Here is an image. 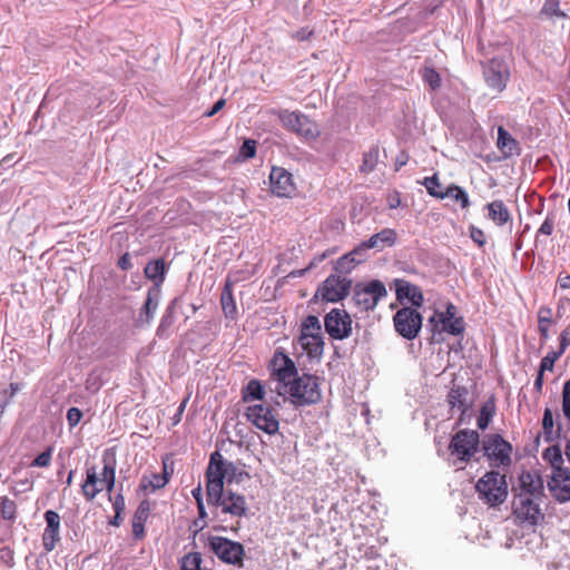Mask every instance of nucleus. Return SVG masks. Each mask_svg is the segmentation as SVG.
Segmentation results:
<instances>
[{"label":"nucleus","instance_id":"nucleus-1","mask_svg":"<svg viewBox=\"0 0 570 570\" xmlns=\"http://www.w3.org/2000/svg\"><path fill=\"white\" fill-rule=\"evenodd\" d=\"M295 407L316 404L322 399L320 379L316 375L303 373L297 375L278 393Z\"/></svg>","mask_w":570,"mask_h":570},{"label":"nucleus","instance_id":"nucleus-2","mask_svg":"<svg viewBox=\"0 0 570 570\" xmlns=\"http://www.w3.org/2000/svg\"><path fill=\"white\" fill-rule=\"evenodd\" d=\"M479 499L490 507L503 503L508 497L505 475L498 471L487 472L475 484Z\"/></svg>","mask_w":570,"mask_h":570},{"label":"nucleus","instance_id":"nucleus-3","mask_svg":"<svg viewBox=\"0 0 570 570\" xmlns=\"http://www.w3.org/2000/svg\"><path fill=\"white\" fill-rule=\"evenodd\" d=\"M282 126L305 140H315L320 136V128L315 121L301 111H291L288 109H277L272 111Z\"/></svg>","mask_w":570,"mask_h":570},{"label":"nucleus","instance_id":"nucleus-4","mask_svg":"<svg viewBox=\"0 0 570 570\" xmlns=\"http://www.w3.org/2000/svg\"><path fill=\"white\" fill-rule=\"evenodd\" d=\"M387 295L385 285L379 279L356 283L353 287L352 303L361 312L373 311L377 303Z\"/></svg>","mask_w":570,"mask_h":570},{"label":"nucleus","instance_id":"nucleus-5","mask_svg":"<svg viewBox=\"0 0 570 570\" xmlns=\"http://www.w3.org/2000/svg\"><path fill=\"white\" fill-rule=\"evenodd\" d=\"M482 76L487 87L494 94L503 92L510 80V67L504 58L494 57L481 62Z\"/></svg>","mask_w":570,"mask_h":570},{"label":"nucleus","instance_id":"nucleus-6","mask_svg":"<svg viewBox=\"0 0 570 570\" xmlns=\"http://www.w3.org/2000/svg\"><path fill=\"white\" fill-rule=\"evenodd\" d=\"M208 547L222 562L234 566L243 564L245 549L242 543L225 537L210 535L208 537Z\"/></svg>","mask_w":570,"mask_h":570},{"label":"nucleus","instance_id":"nucleus-7","mask_svg":"<svg viewBox=\"0 0 570 570\" xmlns=\"http://www.w3.org/2000/svg\"><path fill=\"white\" fill-rule=\"evenodd\" d=\"M423 323L422 314L413 307H402L393 315L395 332L403 338L412 341L417 337Z\"/></svg>","mask_w":570,"mask_h":570},{"label":"nucleus","instance_id":"nucleus-8","mask_svg":"<svg viewBox=\"0 0 570 570\" xmlns=\"http://www.w3.org/2000/svg\"><path fill=\"white\" fill-rule=\"evenodd\" d=\"M480 443V435L474 430H460L456 432L449 444V450L456 455L461 462L468 463L475 452Z\"/></svg>","mask_w":570,"mask_h":570},{"label":"nucleus","instance_id":"nucleus-9","mask_svg":"<svg viewBox=\"0 0 570 570\" xmlns=\"http://www.w3.org/2000/svg\"><path fill=\"white\" fill-rule=\"evenodd\" d=\"M484 455L493 462L494 466H509L511 464L512 445L500 434H488L482 442Z\"/></svg>","mask_w":570,"mask_h":570},{"label":"nucleus","instance_id":"nucleus-10","mask_svg":"<svg viewBox=\"0 0 570 570\" xmlns=\"http://www.w3.org/2000/svg\"><path fill=\"white\" fill-rule=\"evenodd\" d=\"M352 279L347 276H341L336 273L331 274L317 288L316 295L323 301L337 303L344 299L352 289Z\"/></svg>","mask_w":570,"mask_h":570},{"label":"nucleus","instance_id":"nucleus-11","mask_svg":"<svg viewBox=\"0 0 570 570\" xmlns=\"http://www.w3.org/2000/svg\"><path fill=\"white\" fill-rule=\"evenodd\" d=\"M271 370L272 376L277 381V394L298 375L295 362L282 351L274 353L271 360Z\"/></svg>","mask_w":570,"mask_h":570},{"label":"nucleus","instance_id":"nucleus-12","mask_svg":"<svg viewBox=\"0 0 570 570\" xmlns=\"http://www.w3.org/2000/svg\"><path fill=\"white\" fill-rule=\"evenodd\" d=\"M352 318L345 309L332 308L324 317V328L328 336L343 341L352 334Z\"/></svg>","mask_w":570,"mask_h":570},{"label":"nucleus","instance_id":"nucleus-13","mask_svg":"<svg viewBox=\"0 0 570 570\" xmlns=\"http://www.w3.org/2000/svg\"><path fill=\"white\" fill-rule=\"evenodd\" d=\"M247 420L263 432L273 435L278 432L279 422L275 410L268 405L256 404L246 409Z\"/></svg>","mask_w":570,"mask_h":570},{"label":"nucleus","instance_id":"nucleus-14","mask_svg":"<svg viewBox=\"0 0 570 570\" xmlns=\"http://www.w3.org/2000/svg\"><path fill=\"white\" fill-rule=\"evenodd\" d=\"M537 498L519 494L513 500V510L519 519L528 521L531 524H538L544 515L534 502Z\"/></svg>","mask_w":570,"mask_h":570},{"label":"nucleus","instance_id":"nucleus-15","mask_svg":"<svg viewBox=\"0 0 570 570\" xmlns=\"http://www.w3.org/2000/svg\"><path fill=\"white\" fill-rule=\"evenodd\" d=\"M46 528L42 533V547L47 552H51L56 549L58 542L61 540L60 537V515L53 510H47L43 513Z\"/></svg>","mask_w":570,"mask_h":570},{"label":"nucleus","instance_id":"nucleus-16","mask_svg":"<svg viewBox=\"0 0 570 570\" xmlns=\"http://www.w3.org/2000/svg\"><path fill=\"white\" fill-rule=\"evenodd\" d=\"M161 297V289L158 288V285L151 286L148 292L146 299L139 311L138 317L136 320L137 327H146L149 326L155 317V314L158 309Z\"/></svg>","mask_w":570,"mask_h":570},{"label":"nucleus","instance_id":"nucleus-17","mask_svg":"<svg viewBox=\"0 0 570 570\" xmlns=\"http://www.w3.org/2000/svg\"><path fill=\"white\" fill-rule=\"evenodd\" d=\"M271 190L277 197H289L295 191L293 176L282 167H273L269 174Z\"/></svg>","mask_w":570,"mask_h":570},{"label":"nucleus","instance_id":"nucleus-18","mask_svg":"<svg viewBox=\"0 0 570 570\" xmlns=\"http://www.w3.org/2000/svg\"><path fill=\"white\" fill-rule=\"evenodd\" d=\"M548 488L557 501H570V469L559 468L557 473H552Z\"/></svg>","mask_w":570,"mask_h":570},{"label":"nucleus","instance_id":"nucleus-19","mask_svg":"<svg viewBox=\"0 0 570 570\" xmlns=\"http://www.w3.org/2000/svg\"><path fill=\"white\" fill-rule=\"evenodd\" d=\"M455 306L452 303L446 304V309L443 313L435 312L429 318V323H435L436 318L442 323L443 331L451 335H460L464 331V322L462 317H455Z\"/></svg>","mask_w":570,"mask_h":570},{"label":"nucleus","instance_id":"nucleus-20","mask_svg":"<svg viewBox=\"0 0 570 570\" xmlns=\"http://www.w3.org/2000/svg\"><path fill=\"white\" fill-rule=\"evenodd\" d=\"M396 298L400 302L406 299L413 308H419L423 305L424 297L421 288L405 279H395Z\"/></svg>","mask_w":570,"mask_h":570},{"label":"nucleus","instance_id":"nucleus-21","mask_svg":"<svg viewBox=\"0 0 570 570\" xmlns=\"http://www.w3.org/2000/svg\"><path fill=\"white\" fill-rule=\"evenodd\" d=\"M519 484L523 495L540 498L543 494V480L540 474L523 471L519 476Z\"/></svg>","mask_w":570,"mask_h":570},{"label":"nucleus","instance_id":"nucleus-22","mask_svg":"<svg viewBox=\"0 0 570 570\" xmlns=\"http://www.w3.org/2000/svg\"><path fill=\"white\" fill-rule=\"evenodd\" d=\"M223 513L230 514L233 517H245L247 513V503L245 497L236 493L232 490L226 492V497L223 500L222 505H218Z\"/></svg>","mask_w":570,"mask_h":570},{"label":"nucleus","instance_id":"nucleus-23","mask_svg":"<svg viewBox=\"0 0 570 570\" xmlns=\"http://www.w3.org/2000/svg\"><path fill=\"white\" fill-rule=\"evenodd\" d=\"M180 305V298L175 297L169 302L161 315L159 325L156 330V335L159 338H168L173 334V325L176 320V311Z\"/></svg>","mask_w":570,"mask_h":570},{"label":"nucleus","instance_id":"nucleus-24","mask_svg":"<svg viewBox=\"0 0 570 570\" xmlns=\"http://www.w3.org/2000/svg\"><path fill=\"white\" fill-rule=\"evenodd\" d=\"M396 232L392 228H383L379 233L372 235L368 239L363 240V246L368 249L381 252L386 247H392L396 243Z\"/></svg>","mask_w":570,"mask_h":570},{"label":"nucleus","instance_id":"nucleus-25","mask_svg":"<svg viewBox=\"0 0 570 570\" xmlns=\"http://www.w3.org/2000/svg\"><path fill=\"white\" fill-rule=\"evenodd\" d=\"M228 461H226L219 451H215L209 456V463L205 473L206 480L225 481L227 476Z\"/></svg>","mask_w":570,"mask_h":570},{"label":"nucleus","instance_id":"nucleus-26","mask_svg":"<svg viewBox=\"0 0 570 570\" xmlns=\"http://www.w3.org/2000/svg\"><path fill=\"white\" fill-rule=\"evenodd\" d=\"M448 403L452 414L460 410L472 407V402L469 400V391L465 386L453 385L448 393Z\"/></svg>","mask_w":570,"mask_h":570},{"label":"nucleus","instance_id":"nucleus-27","mask_svg":"<svg viewBox=\"0 0 570 570\" xmlns=\"http://www.w3.org/2000/svg\"><path fill=\"white\" fill-rule=\"evenodd\" d=\"M497 147L501 151L503 159H508L520 154L519 142L502 126L498 128Z\"/></svg>","mask_w":570,"mask_h":570},{"label":"nucleus","instance_id":"nucleus-28","mask_svg":"<svg viewBox=\"0 0 570 570\" xmlns=\"http://www.w3.org/2000/svg\"><path fill=\"white\" fill-rule=\"evenodd\" d=\"M145 276L148 279H151L154 282L153 286L158 285V288L161 289V284L165 281V276L167 273V264L164 258H157L151 262H149L145 266Z\"/></svg>","mask_w":570,"mask_h":570},{"label":"nucleus","instance_id":"nucleus-29","mask_svg":"<svg viewBox=\"0 0 570 570\" xmlns=\"http://www.w3.org/2000/svg\"><path fill=\"white\" fill-rule=\"evenodd\" d=\"M542 429L544 441L548 443L553 442L561 436L562 425L558 422L557 428L554 429L553 412L549 407H546L543 411Z\"/></svg>","mask_w":570,"mask_h":570},{"label":"nucleus","instance_id":"nucleus-30","mask_svg":"<svg viewBox=\"0 0 570 570\" xmlns=\"http://www.w3.org/2000/svg\"><path fill=\"white\" fill-rule=\"evenodd\" d=\"M232 287V282L227 279L220 294V304L225 317L235 320L237 316V306Z\"/></svg>","mask_w":570,"mask_h":570},{"label":"nucleus","instance_id":"nucleus-31","mask_svg":"<svg viewBox=\"0 0 570 570\" xmlns=\"http://www.w3.org/2000/svg\"><path fill=\"white\" fill-rule=\"evenodd\" d=\"M225 481L206 480L207 503L212 507L218 508L222 505L226 497Z\"/></svg>","mask_w":570,"mask_h":570},{"label":"nucleus","instance_id":"nucleus-32","mask_svg":"<svg viewBox=\"0 0 570 570\" xmlns=\"http://www.w3.org/2000/svg\"><path fill=\"white\" fill-rule=\"evenodd\" d=\"M488 217L498 226L507 224L511 219L510 212L502 200H493L487 205Z\"/></svg>","mask_w":570,"mask_h":570},{"label":"nucleus","instance_id":"nucleus-33","mask_svg":"<svg viewBox=\"0 0 570 570\" xmlns=\"http://www.w3.org/2000/svg\"><path fill=\"white\" fill-rule=\"evenodd\" d=\"M298 341L311 357L322 355L324 348V340L322 334L299 336Z\"/></svg>","mask_w":570,"mask_h":570},{"label":"nucleus","instance_id":"nucleus-34","mask_svg":"<svg viewBox=\"0 0 570 570\" xmlns=\"http://www.w3.org/2000/svg\"><path fill=\"white\" fill-rule=\"evenodd\" d=\"M542 459L551 465L552 473H557L559 468H566L563 465L564 460L559 444H553L547 448L542 452Z\"/></svg>","mask_w":570,"mask_h":570},{"label":"nucleus","instance_id":"nucleus-35","mask_svg":"<svg viewBox=\"0 0 570 570\" xmlns=\"http://www.w3.org/2000/svg\"><path fill=\"white\" fill-rule=\"evenodd\" d=\"M264 386L261 381L253 379L242 390V400L244 402L261 401L264 399Z\"/></svg>","mask_w":570,"mask_h":570},{"label":"nucleus","instance_id":"nucleus-36","mask_svg":"<svg viewBox=\"0 0 570 570\" xmlns=\"http://www.w3.org/2000/svg\"><path fill=\"white\" fill-rule=\"evenodd\" d=\"M104 461V469H102V482L106 485V490L110 493L112 489L115 488L116 482V461L112 458H107L106 454H104L102 458Z\"/></svg>","mask_w":570,"mask_h":570},{"label":"nucleus","instance_id":"nucleus-37","mask_svg":"<svg viewBox=\"0 0 570 570\" xmlns=\"http://www.w3.org/2000/svg\"><path fill=\"white\" fill-rule=\"evenodd\" d=\"M168 481L169 473L165 468L164 473H153L150 479H148L147 476H142L139 487L142 490H147L148 488H150L151 491H156L158 489L164 488L168 483Z\"/></svg>","mask_w":570,"mask_h":570},{"label":"nucleus","instance_id":"nucleus-38","mask_svg":"<svg viewBox=\"0 0 570 570\" xmlns=\"http://www.w3.org/2000/svg\"><path fill=\"white\" fill-rule=\"evenodd\" d=\"M425 188L430 196L435 197L438 199H444L446 197V188L443 189L442 185L439 180L436 174L430 177H424L422 181H420Z\"/></svg>","mask_w":570,"mask_h":570},{"label":"nucleus","instance_id":"nucleus-39","mask_svg":"<svg viewBox=\"0 0 570 570\" xmlns=\"http://www.w3.org/2000/svg\"><path fill=\"white\" fill-rule=\"evenodd\" d=\"M494 414L495 403L493 399H490L485 401L480 409V414L476 420L478 428L480 430H485L489 426Z\"/></svg>","mask_w":570,"mask_h":570},{"label":"nucleus","instance_id":"nucleus-40","mask_svg":"<svg viewBox=\"0 0 570 570\" xmlns=\"http://www.w3.org/2000/svg\"><path fill=\"white\" fill-rule=\"evenodd\" d=\"M552 309L549 306H541L538 312V328L540 337L547 340L549 337V325L551 323Z\"/></svg>","mask_w":570,"mask_h":570},{"label":"nucleus","instance_id":"nucleus-41","mask_svg":"<svg viewBox=\"0 0 570 570\" xmlns=\"http://www.w3.org/2000/svg\"><path fill=\"white\" fill-rule=\"evenodd\" d=\"M0 517L10 522H14L17 519V504L8 497L0 498Z\"/></svg>","mask_w":570,"mask_h":570},{"label":"nucleus","instance_id":"nucleus-42","mask_svg":"<svg viewBox=\"0 0 570 570\" xmlns=\"http://www.w3.org/2000/svg\"><path fill=\"white\" fill-rule=\"evenodd\" d=\"M312 334H322V325L317 316L307 315L302 322L299 336Z\"/></svg>","mask_w":570,"mask_h":570},{"label":"nucleus","instance_id":"nucleus-43","mask_svg":"<svg viewBox=\"0 0 570 570\" xmlns=\"http://www.w3.org/2000/svg\"><path fill=\"white\" fill-rule=\"evenodd\" d=\"M379 161V147L373 146L370 148L368 151L364 153L363 155V161L360 166V170L362 173H371L375 169Z\"/></svg>","mask_w":570,"mask_h":570},{"label":"nucleus","instance_id":"nucleus-44","mask_svg":"<svg viewBox=\"0 0 570 570\" xmlns=\"http://www.w3.org/2000/svg\"><path fill=\"white\" fill-rule=\"evenodd\" d=\"M446 197H451L461 204L462 208H466L470 205L469 195L462 187L451 184L446 187Z\"/></svg>","mask_w":570,"mask_h":570},{"label":"nucleus","instance_id":"nucleus-45","mask_svg":"<svg viewBox=\"0 0 570 570\" xmlns=\"http://www.w3.org/2000/svg\"><path fill=\"white\" fill-rule=\"evenodd\" d=\"M353 259L354 258L350 257L348 254H344L335 262L334 272L337 275L346 276L357 266Z\"/></svg>","mask_w":570,"mask_h":570},{"label":"nucleus","instance_id":"nucleus-46","mask_svg":"<svg viewBox=\"0 0 570 570\" xmlns=\"http://www.w3.org/2000/svg\"><path fill=\"white\" fill-rule=\"evenodd\" d=\"M202 562H203V558L199 552H189L181 558L180 569L181 570H203Z\"/></svg>","mask_w":570,"mask_h":570},{"label":"nucleus","instance_id":"nucleus-47","mask_svg":"<svg viewBox=\"0 0 570 570\" xmlns=\"http://www.w3.org/2000/svg\"><path fill=\"white\" fill-rule=\"evenodd\" d=\"M567 347H563L562 342H560V346L558 351L549 352L544 357H542L539 366V371H552L556 361L564 353Z\"/></svg>","mask_w":570,"mask_h":570},{"label":"nucleus","instance_id":"nucleus-48","mask_svg":"<svg viewBox=\"0 0 570 570\" xmlns=\"http://www.w3.org/2000/svg\"><path fill=\"white\" fill-rule=\"evenodd\" d=\"M256 147L257 142L254 139H245L239 147L238 155L236 160L237 161H246L248 159H252L256 156Z\"/></svg>","mask_w":570,"mask_h":570},{"label":"nucleus","instance_id":"nucleus-49","mask_svg":"<svg viewBox=\"0 0 570 570\" xmlns=\"http://www.w3.org/2000/svg\"><path fill=\"white\" fill-rule=\"evenodd\" d=\"M422 79L431 90H436L441 87L440 73L432 67H424L421 71Z\"/></svg>","mask_w":570,"mask_h":570},{"label":"nucleus","instance_id":"nucleus-50","mask_svg":"<svg viewBox=\"0 0 570 570\" xmlns=\"http://www.w3.org/2000/svg\"><path fill=\"white\" fill-rule=\"evenodd\" d=\"M559 6V0H546L540 14L546 17L566 18L567 13L560 10Z\"/></svg>","mask_w":570,"mask_h":570},{"label":"nucleus","instance_id":"nucleus-51","mask_svg":"<svg viewBox=\"0 0 570 570\" xmlns=\"http://www.w3.org/2000/svg\"><path fill=\"white\" fill-rule=\"evenodd\" d=\"M227 472L226 480L228 483H239L244 478H249V474L246 471L237 469L233 462H228Z\"/></svg>","mask_w":570,"mask_h":570},{"label":"nucleus","instance_id":"nucleus-52","mask_svg":"<svg viewBox=\"0 0 570 570\" xmlns=\"http://www.w3.org/2000/svg\"><path fill=\"white\" fill-rule=\"evenodd\" d=\"M150 512V502L148 500H142L139 505L137 507L134 515L132 521L139 522V523H146Z\"/></svg>","mask_w":570,"mask_h":570},{"label":"nucleus","instance_id":"nucleus-53","mask_svg":"<svg viewBox=\"0 0 570 570\" xmlns=\"http://www.w3.org/2000/svg\"><path fill=\"white\" fill-rule=\"evenodd\" d=\"M561 397H562V404H561L562 414L567 420L570 421V380H567L563 383Z\"/></svg>","mask_w":570,"mask_h":570},{"label":"nucleus","instance_id":"nucleus-54","mask_svg":"<svg viewBox=\"0 0 570 570\" xmlns=\"http://www.w3.org/2000/svg\"><path fill=\"white\" fill-rule=\"evenodd\" d=\"M370 249L365 246H363V242L360 243L357 246H355L352 250H350L347 254L350 257H353L355 263L360 265L361 263L365 262L367 259V252Z\"/></svg>","mask_w":570,"mask_h":570},{"label":"nucleus","instance_id":"nucleus-55","mask_svg":"<svg viewBox=\"0 0 570 570\" xmlns=\"http://www.w3.org/2000/svg\"><path fill=\"white\" fill-rule=\"evenodd\" d=\"M52 456V448L49 446L32 461L31 466L46 468L50 464Z\"/></svg>","mask_w":570,"mask_h":570},{"label":"nucleus","instance_id":"nucleus-56","mask_svg":"<svg viewBox=\"0 0 570 570\" xmlns=\"http://www.w3.org/2000/svg\"><path fill=\"white\" fill-rule=\"evenodd\" d=\"M553 228H554L553 216L552 215H548L546 217V219L543 220V223L541 224V226L539 227V229L537 230L535 242L537 243L539 242V236L540 235L550 236L552 234V232H553Z\"/></svg>","mask_w":570,"mask_h":570},{"label":"nucleus","instance_id":"nucleus-57","mask_svg":"<svg viewBox=\"0 0 570 570\" xmlns=\"http://www.w3.org/2000/svg\"><path fill=\"white\" fill-rule=\"evenodd\" d=\"M13 556V550L9 547H2L0 549V562L6 564L8 568H12L14 566Z\"/></svg>","mask_w":570,"mask_h":570},{"label":"nucleus","instance_id":"nucleus-58","mask_svg":"<svg viewBox=\"0 0 570 570\" xmlns=\"http://www.w3.org/2000/svg\"><path fill=\"white\" fill-rule=\"evenodd\" d=\"M82 417V412L78 407H70L67 411V421L70 428L76 426Z\"/></svg>","mask_w":570,"mask_h":570},{"label":"nucleus","instance_id":"nucleus-59","mask_svg":"<svg viewBox=\"0 0 570 570\" xmlns=\"http://www.w3.org/2000/svg\"><path fill=\"white\" fill-rule=\"evenodd\" d=\"M314 33L313 29H309L308 27H302L298 30H296L294 33H292V38L297 41H306L308 40Z\"/></svg>","mask_w":570,"mask_h":570},{"label":"nucleus","instance_id":"nucleus-60","mask_svg":"<svg viewBox=\"0 0 570 570\" xmlns=\"http://www.w3.org/2000/svg\"><path fill=\"white\" fill-rule=\"evenodd\" d=\"M470 236L479 246H483L485 244V236L482 229L472 226L470 228Z\"/></svg>","mask_w":570,"mask_h":570},{"label":"nucleus","instance_id":"nucleus-61","mask_svg":"<svg viewBox=\"0 0 570 570\" xmlns=\"http://www.w3.org/2000/svg\"><path fill=\"white\" fill-rule=\"evenodd\" d=\"M82 494L87 499V501H92L98 493H100L101 489L98 487L91 485H81Z\"/></svg>","mask_w":570,"mask_h":570},{"label":"nucleus","instance_id":"nucleus-62","mask_svg":"<svg viewBox=\"0 0 570 570\" xmlns=\"http://www.w3.org/2000/svg\"><path fill=\"white\" fill-rule=\"evenodd\" d=\"M226 105V100L224 98H220L218 99L209 109H207L205 112H204V117H213L215 116L218 111H220L224 106Z\"/></svg>","mask_w":570,"mask_h":570},{"label":"nucleus","instance_id":"nucleus-63","mask_svg":"<svg viewBox=\"0 0 570 570\" xmlns=\"http://www.w3.org/2000/svg\"><path fill=\"white\" fill-rule=\"evenodd\" d=\"M117 266L122 271H129L132 267L130 254L125 253L121 255L117 262Z\"/></svg>","mask_w":570,"mask_h":570},{"label":"nucleus","instance_id":"nucleus-64","mask_svg":"<svg viewBox=\"0 0 570 570\" xmlns=\"http://www.w3.org/2000/svg\"><path fill=\"white\" fill-rule=\"evenodd\" d=\"M112 508H114V511L117 512V513H122L126 509V502H125V498L121 493H118L114 501H112Z\"/></svg>","mask_w":570,"mask_h":570}]
</instances>
